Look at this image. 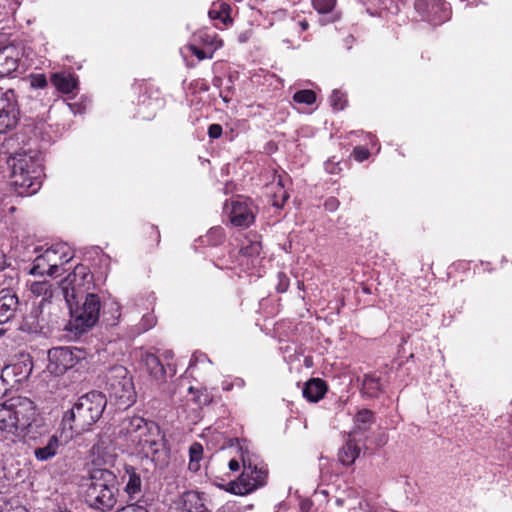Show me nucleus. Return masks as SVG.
<instances>
[{
	"mask_svg": "<svg viewBox=\"0 0 512 512\" xmlns=\"http://www.w3.org/2000/svg\"><path fill=\"white\" fill-rule=\"evenodd\" d=\"M119 434L139 446L145 457L151 458L156 465L163 467L167 464L168 450L164 435L155 422L138 415L128 416L120 422Z\"/></svg>",
	"mask_w": 512,
	"mask_h": 512,
	"instance_id": "f257e3e1",
	"label": "nucleus"
},
{
	"mask_svg": "<svg viewBox=\"0 0 512 512\" xmlns=\"http://www.w3.org/2000/svg\"><path fill=\"white\" fill-rule=\"evenodd\" d=\"M81 489L84 502L93 510L109 512L117 504L118 487L116 475L105 468H93L83 477Z\"/></svg>",
	"mask_w": 512,
	"mask_h": 512,
	"instance_id": "f03ea898",
	"label": "nucleus"
},
{
	"mask_svg": "<svg viewBox=\"0 0 512 512\" xmlns=\"http://www.w3.org/2000/svg\"><path fill=\"white\" fill-rule=\"evenodd\" d=\"M106 405L107 398L102 392L91 391L82 395L64 413L61 422L63 430L70 431V437L89 430L100 419Z\"/></svg>",
	"mask_w": 512,
	"mask_h": 512,
	"instance_id": "7ed1b4c3",
	"label": "nucleus"
},
{
	"mask_svg": "<svg viewBox=\"0 0 512 512\" xmlns=\"http://www.w3.org/2000/svg\"><path fill=\"white\" fill-rule=\"evenodd\" d=\"M11 184L19 195L36 193L40 186L39 171L32 156L26 153L11 154L6 158Z\"/></svg>",
	"mask_w": 512,
	"mask_h": 512,
	"instance_id": "20e7f679",
	"label": "nucleus"
},
{
	"mask_svg": "<svg viewBox=\"0 0 512 512\" xmlns=\"http://www.w3.org/2000/svg\"><path fill=\"white\" fill-rule=\"evenodd\" d=\"M83 298L81 304L80 300H77L68 306L71 315L68 328L76 335L85 333L95 326L101 310V300L97 294L86 293Z\"/></svg>",
	"mask_w": 512,
	"mask_h": 512,
	"instance_id": "39448f33",
	"label": "nucleus"
},
{
	"mask_svg": "<svg viewBox=\"0 0 512 512\" xmlns=\"http://www.w3.org/2000/svg\"><path fill=\"white\" fill-rule=\"evenodd\" d=\"M106 390L110 400L119 406L129 407L135 402L136 391L132 376L124 366H114L108 371Z\"/></svg>",
	"mask_w": 512,
	"mask_h": 512,
	"instance_id": "423d86ee",
	"label": "nucleus"
},
{
	"mask_svg": "<svg viewBox=\"0 0 512 512\" xmlns=\"http://www.w3.org/2000/svg\"><path fill=\"white\" fill-rule=\"evenodd\" d=\"M63 246H53L46 249L41 255L37 256L30 269V274L34 276H57L61 266L72 258L67 256Z\"/></svg>",
	"mask_w": 512,
	"mask_h": 512,
	"instance_id": "0eeeda50",
	"label": "nucleus"
},
{
	"mask_svg": "<svg viewBox=\"0 0 512 512\" xmlns=\"http://www.w3.org/2000/svg\"><path fill=\"white\" fill-rule=\"evenodd\" d=\"M92 278L93 276L86 266L77 265L73 272L61 281V292L68 306L83 299L87 293L84 285L89 283Z\"/></svg>",
	"mask_w": 512,
	"mask_h": 512,
	"instance_id": "6e6552de",
	"label": "nucleus"
},
{
	"mask_svg": "<svg viewBox=\"0 0 512 512\" xmlns=\"http://www.w3.org/2000/svg\"><path fill=\"white\" fill-rule=\"evenodd\" d=\"M243 472L237 481L229 483V491L237 495H246L262 487L266 483L267 472L252 465L245 458L242 459Z\"/></svg>",
	"mask_w": 512,
	"mask_h": 512,
	"instance_id": "1a4fd4ad",
	"label": "nucleus"
},
{
	"mask_svg": "<svg viewBox=\"0 0 512 512\" xmlns=\"http://www.w3.org/2000/svg\"><path fill=\"white\" fill-rule=\"evenodd\" d=\"M86 358V352L76 347H56L48 352V368L56 373L63 374Z\"/></svg>",
	"mask_w": 512,
	"mask_h": 512,
	"instance_id": "9d476101",
	"label": "nucleus"
},
{
	"mask_svg": "<svg viewBox=\"0 0 512 512\" xmlns=\"http://www.w3.org/2000/svg\"><path fill=\"white\" fill-rule=\"evenodd\" d=\"M19 112L16 109V96L13 90L0 95V134L14 128L18 123Z\"/></svg>",
	"mask_w": 512,
	"mask_h": 512,
	"instance_id": "9b49d317",
	"label": "nucleus"
},
{
	"mask_svg": "<svg viewBox=\"0 0 512 512\" xmlns=\"http://www.w3.org/2000/svg\"><path fill=\"white\" fill-rule=\"evenodd\" d=\"M21 53L15 45H0V76H9L19 65Z\"/></svg>",
	"mask_w": 512,
	"mask_h": 512,
	"instance_id": "f8f14e48",
	"label": "nucleus"
},
{
	"mask_svg": "<svg viewBox=\"0 0 512 512\" xmlns=\"http://www.w3.org/2000/svg\"><path fill=\"white\" fill-rule=\"evenodd\" d=\"M19 298L10 289L0 290V324L11 321L19 308Z\"/></svg>",
	"mask_w": 512,
	"mask_h": 512,
	"instance_id": "ddd939ff",
	"label": "nucleus"
},
{
	"mask_svg": "<svg viewBox=\"0 0 512 512\" xmlns=\"http://www.w3.org/2000/svg\"><path fill=\"white\" fill-rule=\"evenodd\" d=\"M228 212L231 223L238 227H248L254 221V215L245 201L234 200Z\"/></svg>",
	"mask_w": 512,
	"mask_h": 512,
	"instance_id": "4468645a",
	"label": "nucleus"
},
{
	"mask_svg": "<svg viewBox=\"0 0 512 512\" xmlns=\"http://www.w3.org/2000/svg\"><path fill=\"white\" fill-rule=\"evenodd\" d=\"M327 392V385L320 378H312L303 388V396L310 402H318Z\"/></svg>",
	"mask_w": 512,
	"mask_h": 512,
	"instance_id": "2eb2a0df",
	"label": "nucleus"
},
{
	"mask_svg": "<svg viewBox=\"0 0 512 512\" xmlns=\"http://www.w3.org/2000/svg\"><path fill=\"white\" fill-rule=\"evenodd\" d=\"M360 454V448L356 444L352 434L349 435L345 445L340 449L338 453L339 461L346 466H349L355 462Z\"/></svg>",
	"mask_w": 512,
	"mask_h": 512,
	"instance_id": "dca6fc26",
	"label": "nucleus"
},
{
	"mask_svg": "<svg viewBox=\"0 0 512 512\" xmlns=\"http://www.w3.org/2000/svg\"><path fill=\"white\" fill-rule=\"evenodd\" d=\"M60 447V441L57 435L49 436L47 442L34 450V456L39 461H47L53 458Z\"/></svg>",
	"mask_w": 512,
	"mask_h": 512,
	"instance_id": "f3484780",
	"label": "nucleus"
},
{
	"mask_svg": "<svg viewBox=\"0 0 512 512\" xmlns=\"http://www.w3.org/2000/svg\"><path fill=\"white\" fill-rule=\"evenodd\" d=\"M147 372L156 380L165 378L166 369L160 362L159 358L154 354H147L144 358Z\"/></svg>",
	"mask_w": 512,
	"mask_h": 512,
	"instance_id": "a211bd4d",
	"label": "nucleus"
},
{
	"mask_svg": "<svg viewBox=\"0 0 512 512\" xmlns=\"http://www.w3.org/2000/svg\"><path fill=\"white\" fill-rule=\"evenodd\" d=\"M206 508L203 499L198 492L189 491L183 495L184 512L198 511Z\"/></svg>",
	"mask_w": 512,
	"mask_h": 512,
	"instance_id": "6ab92c4d",
	"label": "nucleus"
},
{
	"mask_svg": "<svg viewBox=\"0 0 512 512\" xmlns=\"http://www.w3.org/2000/svg\"><path fill=\"white\" fill-rule=\"evenodd\" d=\"M51 82L57 90L65 94L72 92L76 86L75 80L71 76L60 73L54 74Z\"/></svg>",
	"mask_w": 512,
	"mask_h": 512,
	"instance_id": "aec40b11",
	"label": "nucleus"
},
{
	"mask_svg": "<svg viewBox=\"0 0 512 512\" xmlns=\"http://www.w3.org/2000/svg\"><path fill=\"white\" fill-rule=\"evenodd\" d=\"M381 390L380 378L372 374H365L362 380V391L369 397H376Z\"/></svg>",
	"mask_w": 512,
	"mask_h": 512,
	"instance_id": "412c9836",
	"label": "nucleus"
},
{
	"mask_svg": "<svg viewBox=\"0 0 512 512\" xmlns=\"http://www.w3.org/2000/svg\"><path fill=\"white\" fill-rule=\"evenodd\" d=\"M126 473L128 475V481L125 487V491L129 494V496H134L141 491V477L138 473H136L133 467L126 468Z\"/></svg>",
	"mask_w": 512,
	"mask_h": 512,
	"instance_id": "4be33fe9",
	"label": "nucleus"
},
{
	"mask_svg": "<svg viewBox=\"0 0 512 512\" xmlns=\"http://www.w3.org/2000/svg\"><path fill=\"white\" fill-rule=\"evenodd\" d=\"M374 414L371 410L368 409H362L358 411V413L355 416V429L354 434L358 431H366L368 429V426L373 423Z\"/></svg>",
	"mask_w": 512,
	"mask_h": 512,
	"instance_id": "5701e85b",
	"label": "nucleus"
},
{
	"mask_svg": "<svg viewBox=\"0 0 512 512\" xmlns=\"http://www.w3.org/2000/svg\"><path fill=\"white\" fill-rule=\"evenodd\" d=\"M203 455V446L200 443L194 442L189 448L190 461L188 469L191 472H197L200 469V460Z\"/></svg>",
	"mask_w": 512,
	"mask_h": 512,
	"instance_id": "b1692460",
	"label": "nucleus"
},
{
	"mask_svg": "<svg viewBox=\"0 0 512 512\" xmlns=\"http://www.w3.org/2000/svg\"><path fill=\"white\" fill-rule=\"evenodd\" d=\"M293 100L297 103L311 105L316 101V93L309 89L300 90L294 94Z\"/></svg>",
	"mask_w": 512,
	"mask_h": 512,
	"instance_id": "393cba45",
	"label": "nucleus"
},
{
	"mask_svg": "<svg viewBox=\"0 0 512 512\" xmlns=\"http://www.w3.org/2000/svg\"><path fill=\"white\" fill-rule=\"evenodd\" d=\"M313 7L320 14H327L333 10L336 0H312Z\"/></svg>",
	"mask_w": 512,
	"mask_h": 512,
	"instance_id": "a878e982",
	"label": "nucleus"
},
{
	"mask_svg": "<svg viewBox=\"0 0 512 512\" xmlns=\"http://www.w3.org/2000/svg\"><path fill=\"white\" fill-rule=\"evenodd\" d=\"M344 94L334 90L330 96V103L334 110H342L345 106Z\"/></svg>",
	"mask_w": 512,
	"mask_h": 512,
	"instance_id": "bb28decb",
	"label": "nucleus"
},
{
	"mask_svg": "<svg viewBox=\"0 0 512 512\" xmlns=\"http://www.w3.org/2000/svg\"><path fill=\"white\" fill-rule=\"evenodd\" d=\"M50 283L48 281H38L31 284V292L37 296L47 295L50 291Z\"/></svg>",
	"mask_w": 512,
	"mask_h": 512,
	"instance_id": "cd10ccee",
	"label": "nucleus"
},
{
	"mask_svg": "<svg viewBox=\"0 0 512 512\" xmlns=\"http://www.w3.org/2000/svg\"><path fill=\"white\" fill-rule=\"evenodd\" d=\"M288 198V193L285 190H283V187L280 186L279 192L274 193L273 205L276 207H282Z\"/></svg>",
	"mask_w": 512,
	"mask_h": 512,
	"instance_id": "c85d7f7f",
	"label": "nucleus"
},
{
	"mask_svg": "<svg viewBox=\"0 0 512 512\" xmlns=\"http://www.w3.org/2000/svg\"><path fill=\"white\" fill-rule=\"evenodd\" d=\"M200 38L203 42L212 45L214 50L222 46V40L218 39L215 35L210 36L208 33H204L203 35H200Z\"/></svg>",
	"mask_w": 512,
	"mask_h": 512,
	"instance_id": "c756f323",
	"label": "nucleus"
},
{
	"mask_svg": "<svg viewBox=\"0 0 512 512\" xmlns=\"http://www.w3.org/2000/svg\"><path fill=\"white\" fill-rule=\"evenodd\" d=\"M30 84L35 89L44 88L47 86V80L43 74H38L32 77Z\"/></svg>",
	"mask_w": 512,
	"mask_h": 512,
	"instance_id": "7c9ffc66",
	"label": "nucleus"
},
{
	"mask_svg": "<svg viewBox=\"0 0 512 512\" xmlns=\"http://www.w3.org/2000/svg\"><path fill=\"white\" fill-rule=\"evenodd\" d=\"M189 49L199 60L213 57V51L210 54H207L204 50L198 48L196 45H190Z\"/></svg>",
	"mask_w": 512,
	"mask_h": 512,
	"instance_id": "2f4dec72",
	"label": "nucleus"
},
{
	"mask_svg": "<svg viewBox=\"0 0 512 512\" xmlns=\"http://www.w3.org/2000/svg\"><path fill=\"white\" fill-rule=\"evenodd\" d=\"M353 155L357 161L362 162L369 157V151L363 147H355Z\"/></svg>",
	"mask_w": 512,
	"mask_h": 512,
	"instance_id": "473e14b6",
	"label": "nucleus"
},
{
	"mask_svg": "<svg viewBox=\"0 0 512 512\" xmlns=\"http://www.w3.org/2000/svg\"><path fill=\"white\" fill-rule=\"evenodd\" d=\"M208 135L212 139H217L222 135V127L219 124H211L208 128Z\"/></svg>",
	"mask_w": 512,
	"mask_h": 512,
	"instance_id": "72a5a7b5",
	"label": "nucleus"
},
{
	"mask_svg": "<svg viewBox=\"0 0 512 512\" xmlns=\"http://www.w3.org/2000/svg\"><path fill=\"white\" fill-rule=\"evenodd\" d=\"M7 416L11 418V411L4 407L0 408V423H4Z\"/></svg>",
	"mask_w": 512,
	"mask_h": 512,
	"instance_id": "f704fd0d",
	"label": "nucleus"
},
{
	"mask_svg": "<svg viewBox=\"0 0 512 512\" xmlns=\"http://www.w3.org/2000/svg\"><path fill=\"white\" fill-rule=\"evenodd\" d=\"M337 205H338V202L335 198H330L325 203L326 208L330 209V210H334Z\"/></svg>",
	"mask_w": 512,
	"mask_h": 512,
	"instance_id": "c9c22d12",
	"label": "nucleus"
},
{
	"mask_svg": "<svg viewBox=\"0 0 512 512\" xmlns=\"http://www.w3.org/2000/svg\"><path fill=\"white\" fill-rule=\"evenodd\" d=\"M228 466L231 471H238L240 469V464L235 459L230 460Z\"/></svg>",
	"mask_w": 512,
	"mask_h": 512,
	"instance_id": "e433bc0d",
	"label": "nucleus"
},
{
	"mask_svg": "<svg viewBox=\"0 0 512 512\" xmlns=\"http://www.w3.org/2000/svg\"><path fill=\"white\" fill-rule=\"evenodd\" d=\"M41 313V311L39 310V308H36V309H33L29 315V317L26 319V324H28V320L29 318H33V319H37L39 314Z\"/></svg>",
	"mask_w": 512,
	"mask_h": 512,
	"instance_id": "4c0bfd02",
	"label": "nucleus"
},
{
	"mask_svg": "<svg viewBox=\"0 0 512 512\" xmlns=\"http://www.w3.org/2000/svg\"><path fill=\"white\" fill-rule=\"evenodd\" d=\"M42 326L39 325L38 321H33L30 325V330L37 332L38 330H41Z\"/></svg>",
	"mask_w": 512,
	"mask_h": 512,
	"instance_id": "58836bf2",
	"label": "nucleus"
},
{
	"mask_svg": "<svg viewBox=\"0 0 512 512\" xmlns=\"http://www.w3.org/2000/svg\"><path fill=\"white\" fill-rule=\"evenodd\" d=\"M220 7H221V10H220L221 14L222 13L226 14V16L228 17V13L230 11V6L228 4H226V3H223V4H221Z\"/></svg>",
	"mask_w": 512,
	"mask_h": 512,
	"instance_id": "ea45409f",
	"label": "nucleus"
},
{
	"mask_svg": "<svg viewBox=\"0 0 512 512\" xmlns=\"http://www.w3.org/2000/svg\"><path fill=\"white\" fill-rule=\"evenodd\" d=\"M424 6H425L424 5V0H416V2H415L416 9L423 10Z\"/></svg>",
	"mask_w": 512,
	"mask_h": 512,
	"instance_id": "a19ab883",
	"label": "nucleus"
},
{
	"mask_svg": "<svg viewBox=\"0 0 512 512\" xmlns=\"http://www.w3.org/2000/svg\"><path fill=\"white\" fill-rule=\"evenodd\" d=\"M209 16H210L211 18H213V19H214V18H220V17H221V12H220V11L218 12V11H215V10H211V11L209 12Z\"/></svg>",
	"mask_w": 512,
	"mask_h": 512,
	"instance_id": "79ce46f5",
	"label": "nucleus"
},
{
	"mask_svg": "<svg viewBox=\"0 0 512 512\" xmlns=\"http://www.w3.org/2000/svg\"><path fill=\"white\" fill-rule=\"evenodd\" d=\"M299 24L303 30L308 29L309 24L307 21H301Z\"/></svg>",
	"mask_w": 512,
	"mask_h": 512,
	"instance_id": "37998d69",
	"label": "nucleus"
},
{
	"mask_svg": "<svg viewBox=\"0 0 512 512\" xmlns=\"http://www.w3.org/2000/svg\"><path fill=\"white\" fill-rule=\"evenodd\" d=\"M3 380L0 379V398L2 397V395L4 394V388H3Z\"/></svg>",
	"mask_w": 512,
	"mask_h": 512,
	"instance_id": "c03bdc74",
	"label": "nucleus"
},
{
	"mask_svg": "<svg viewBox=\"0 0 512 512\" xmlns=\"http://www.w3.org/2000/svg\"><path fill=\"white\" fill-rule=\"evenodd\" d=\"M56 512H72V511L68 510L67 508L59 507Z\"/></svg>",
	"mask_w": 512,
	"mask_h": 512,
	"instance_id": "a18cd8bd",
	"label": "nucleus"
},
{
	"mask_svg": "<svg viewBox=\"0 0 512 512\" xmlns=\"http://www.w3.org/2000/svg\"><path fill=\"white\" fill-rule=\"evenodd\" d=\"M27 403H28V405L30 406V408H31L32 410H34L33 402H31V401H27Z\"/></svg>",
	"mask_w": 512,
	"mask_h": 512,
	"instance_id": "49530a36",
	"label": "nucleus"
},
{
	"mask_svg": "<svg viewBox=\"0 0 512 512\" xmlns=\"http://www.w3.org/2000/svg\"><path fill=\"white\" fill-rule=\"evenodd\" d=\"M192 512H208V509L204 508V509H201V510H198V511H192Z\"/></svg>",
	"mask_w": 512,
	"mask_h": 512,
	"instance_id": "de8ad7c7",
	"label": "nucleus"
},
{
	"mask_svg": "<svg viewBox=\"0 0 512 512\" xmlns=\"http://www.w3.org/2000/svg\"><path fill=\"white\" fill-rule=\"evenodd\" d=\"M18 414H19V411H15V419H16V421H18Z\"/></svg>",
	"mask_w": 512,
	"mask_h": 512,
	"instance_id": "09e8293b",
	"label": "nucleus"
},
{
	"mask_svg": "<svg viewBox=\"0 0 512 512\" xmlns=\"http://www.w3.org/2000/svg\"><path fill=\"white\" fill-rule=\"evenodd\" d=\"M228 207H229V206H228V203H225V205H224V209H225V210H227V209H228Z\"/></svg>",
	"mask_w": 512,
	"mask_h": 512,
	"instance_id": "8fccbe9b",
	"label": "nucleus"
},
{
	"mask_svg": "<svg viewBox=\"0 0 512 512\" xmlns=\"http://www.w3.org/2000/svg\"><path fill=\"white\" fill-rule=\"evenodd\" d=\"M2 428H3V426H2V425H0V429H2Z\"/></svg>",
	"mask_w": 512,
	"mask_h": 512,
	"instance_id": "3c124183",
	"label": "nucleus"
},
{
	"mask_svg": "<svg viewBox=\"0 0 512 512\" xmlns=\"http://www.w3.org/2000/svg\"><path fill=\"white\" fill-rule=\"evenodd\" d=\"M23 512H27V511H23Z\"/></svg>",
	"mask_w": 512,
	"mask_h": 512,
	"instance_id": "603ef678",
	"label": "nucleus"
}]
</instances>
